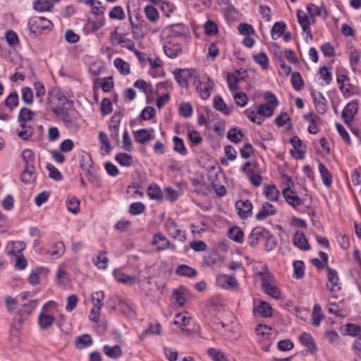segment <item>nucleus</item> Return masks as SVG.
<instances>
[{
  "label": "nucleus",
  "mask_w": 361,
  "mask_h": 361,
  "mask_svg": "<svg viewBox=\"0 0 361 361\" xmlns=\"http://www.w3.org/2000/svg\"><path fill=\"white\" fill-rule=\"evenodd\" d=\"M53 113L60 119L64 126L72 131H76L79 128L78 113L74 109L73 102L66 105L62 109L55 107Z\"/></svg>",
  "instance_id": "f257e3e1"
},
{
  "label": "nucleus",
  "mask_w": 361,
  "mask_h": 361,
  "mask_svg": "<svg viewBox=\"0 0 361 361\" xmlns=\"http://www.w3.org/2000/svg\"><path fill=\"white\" fill-rule=\"evenodd\" d=\"M264 98L267 100V102L260 104L257 108V113L264 117H270L273 115L274 110L278 106L279 101L271 92H265Z\"/></svg>",
  "instance_id": "f03ea898"
},
{
  "label": "nucleus",
  "mask_w": 361,
  "mask_h": 361,
  "mask_svg": "<svg viewBox=\"0 0 361 361\" xmlns=\"http://www.w3.org/2000/svg\"><path fill=\"white\" fill-rule=\"evenodd\" d=\"M194 84L200 97L204 100L209 97L211 91L214 89L215 85L214 82L209 77L203 78L202 80H200L197 77V79L194 80Z\"/></svg>",
  "instance_id": "7ed1b4c3"
},
{
  "label": "nucleus",
  "mask_w": 361,
  "mask_h": 361,
  "mask_svg": "<svg viewBox=\"0 0 361 361\" xmlns=\"http://www.w3.org/2000/svg\"><path fill=\"white\" fill-rule=\"evenodd\" d=\"M47 100L50 110L52 112L55 107L62 109L66 105H69V103L71 102L62 92L58 90H52L50 91L48 94Z\"/></svg>",
  "instance_id": "20e7f679"
},
{
  "label": "nucleus",
  "mask_w": 361,
  "mask_h": 361,
  "mask_svg": "<svg viewBox=\"0 0 361 361\" xmlns=\"http://www.w3.org/2000/svg\"><path fill=\"white\" fill-rule=\"evenodd\" d=\"M55 307L56 303L54 301H49L44 305L38 317V324L41 329L47 330L54 323L55 317L53 315L49 314L47 310L49 308H54Z\"/></svg>",
  "instance_id": "39448f33"
},
{
  "label": "nucleus",
  "mask_w": 361,
  "mask_h": 361,
  "mask_svg": "<svg viewBox=\"0 0 361 361\" xmlns=\"http://www.w3.org/2000/svg\"><path fill=\"white\" fill-rule=\"evenodd\" d=\"M174 78L177 82L182 87L187 88L190 80L192 78L194 80L197 79L196 71L195 69H176L173 72Z\"/></svg>",
  "instance_id": "423d86ee"
},
{
  "label": "nucleus",
  "mask_w": 361,
  "mask_h": 361,
  "mask_svg": "<svg viewBox=\"0 0 361 361\" xmlns=\"http://www.w3.org/2000/svg\"><path fill=\"white\" fill-rule=\"evenodd\" d=\"M30 32L36 33L42 30H49L52 27L51 22L44 17H32L28 21Z\"/></svg>",
  "instance_id": "0eeeda50"
},
{
  "label": "nucleus",
  "mask_w": 361,
  "mask_h": 361,
  "mask_svg": "<svg viewBox=\"0 0 361 361\" xmlns=\"http://www.w3.org/2000/svg\"><path fill=\"white\" fill-rule=\"evenodd\" d=\"M358 109L359 104L356 100L351 101L345 105L341 113V117L347 126H350L351 125Z\"/></svg>",
  "instance_id": "6e6552de"
},
{
  "label": "nucleus",
  "mask_w": 361,
  "mask_h": 361,
  "mask_svg": "<svg viewBox=\"0 0 361 361\" xmlns=\"http://www.w3.org/2000/svg\"><path fill=\"white\" fill-rule=\"evenodd\" d=\"M164 228L168 233L174 239L181 242H184L186 240L185 232L178 228L174 220L167 219L164 221Z\"/></svg>",
  "instance_id": "1a4fd4ad"
},
{
  "label": "nucleus",
  "mask_w": 361,
  "mask_h": 361,
  "mask_svg": "<svg viewBox=\"0 0 361 361\" xmlns=\"http://www.w3.org/2000/svg\"><path fill=\"white\" fill-rule=\"evenodd\" d=\"M128 17H129V21L130 23V27L132 30V33L133 35L134 39H140L144 37L146 33L147 30V23L146 21H139V22H135L132 19L131 13L129 8V6H128Z\"/></svg>",
  "instance_id": "9d476101"
},
{
  "label": "nucleus",
  "mask_w": 361,
  "mask_h": 361,
  "mask_svg": "<svg viewBox=\"0 0 361 361\" xmlns=\"http://www.w3.org/2000/svg\"><path fill=\"white\" fill-rule=\"evenodd\" d=\"M268 231L261 226L254 228L248 236V244L252 247H256L260 241L264 240V238L268 236Z\"/></svg>",
  "instance_id": "9b49d317"
},
{
  "label": "nucleus",
  "mask_w": 361,
  "mask_h": 361,
  "mask_svg": "<svg viewBox=\"0 0 361 361\" xmlns=\"http://www.w3.org/2000/svg\"><path fill=\"white\" fill-rule=\"evenodd\" d=\"M152 245L156 247L157 252H161L168 248H171L173 250H176V245H171L167 238L160 233L154 235Z\"/></svg>",
  "instance_id": "f8f14e48"
},
{
  "label": "nucleus",
  "mask_w": 361,
  "mask_h": 361,
  "mask_svg": "<svg viewBox=\"0 0 361 361\" xmlns=\"http://www.w3.org/2000/svg\"><path fill=\"white\" fill-rule=\"evenodd\" d=\"M327 278L328 281L326 283L327 288L331 291H338L341 289V283L338 273L336 270L327 267Z\"/></svg>",
  "instance_id": "ddd939ff"
},
{
  "label": "nucleus",
  "mask_w": 361,
  "mask_h": 361,
  "mask_svg": "<svg viewBox=\"0 0 361 361\" xmlns=\"http://www.w3.org/2000/svg\"><path fill=\"white\" fill-rule=\"evenodd\" d=\"M216 283L219 287L227 290H235L238 286L237 280L227 274H219L216 277Z\"/></svg>",
  "instance_id": "4468645a"
},
{
  "label": "nucleus",
  "mask_w": 361,
  "mask_h": 361,
  "mask_svg": "<svg viewBox=\"0 0 361 361\" xmlns=\"http://www.w3.org/2000/svg\"><path fill=\"white\" fill-rule=\"evenodd\" d=\"M283 195L286 202L294 209L305 204V200L300 198L295 192L289 188H286L283 190Z\"/></svg>",
  "instance_id": "2eb2a0df"
},
{
  "label": "nucleus",
  "mask_w": 361,
  "mask_h": 361,
  "mask_svg": "<svg viewBox=\"0 0 361 361\" xmlns=\"http://www.w3.org/2000/svg\"><path fill=\"white\" fill-rule=\"evenodd\" d=\"M235 209L241 219H247L252 215V204L248 200H239L235 203Z\"/></svg>",
  "instance_id": "dca6fc26"
},
{
  "label": "nucleus",
  "mask_w": 361,
  "mask_h": 361,
  "mask_svg": "<svg viewBox=\"0 0 361 361\" xmlns=\"http://www.w3.org/2000/svg\"><path fill=\"white\" fill-rule=\"evenodd\" d=\"M165 30L169 32V36L179 37L185 36L188 33V27L183 23H176L167 26Z\"/></svg>",
  "instance_id": "f3484780"
},
{
  "label": "nucleus",
  "mask_w": 361,
  "mask_h": 361,
  "mask_svg": "<svg viewBox=\"0 0 361 361\" xmlns=\"http://www.w3.org/2000/svg\"><path fill=\"white\" fill-rule=\"evenodd\" d=\"M311 97L314 101L315 108L318 113L324 114L326 111L327 101L321 92H311Z\"/></svg>",
  "instance_id": "a211bd4d"
},
{
  "label": "nucleus",
  "mask_w": 361,
  "mask_h": 361,
  "mask_svg": "<svg viewBox=\"0 0 361 361\" xmlns=\"http://www.w3.org/2000/svg\"><path fill=\"white\" fill-rule=\"evenodd\" d=\"M297 17L298 19V23H300L302 31L307 34L311 39L312 38V35L311 32V29L310 27V24H312L311 17H308L307 15L302 11H298L297 13Z\"/></svg>",
  "instance_id": "6ab92c4d"
},
{
  "label": "nucleus",
  "mask_w": 361,
  "mask_h": 361,
  "mask_svg": "<svg viewBox=\"0 0 361 361\" xmlns=\"http://www.w3.org/2000/svg\"><path fill=\"white\" fill-rule=\"evenodd\" d=\"M32 311L28 307V305H23V307L18 311L15 315L13 321V326L16 330L20 329L23 318L30 314Z\"/></svg>",
  "instance_id": "aec40b11"
},
{
  "label": "nucleus",
  "mask_w": 361,
  "mask_h": 361,
  "mask_svg": "<svg viewBox=\"0 0 361 361\" xmlns=\"http://www.w3.org/2000/svg\"><path fill=\"white\" fill-rule=\"evenodd\" d=\"M113 276L118 282L129 286H132L139 281L135 276L127 275L119 269L114 270Z\"/></svg>",
  "instance_id": "412c9836"
},
{
  "label": "nucleus",
  "mask_w": 361,
  "mask_h": 361,
  "mask_svg": "<svg viewBox=\"0 0 361 361\" xmlns=\"http://www.w3.org/2000/svg\"><path fill=\"white\" fill-rule=\"evenodd\" d=\"M163 49L165 54L171 59H175L182 53L180 45L171 42H167Z\"/></svg>",
  "instance_id": "4be33fe9"
},
{
  "label": "nucleus",
  "mask_w": 361,
  "mask_h": 361,
  "mask_svg": "<svg viewBox=\"0 0 361 361\" xmlns=\"http://www.w3.org/2000/svg\"><path fill=\"white\" fill-rule=\"evenodd\" d=\"M276 209L269 202H264L262 204V208L256 215V219L258 221L265 219L269 216L274 215L276 213Z\"/></svg>",
  "instance_id": "5701e85b"
},
{
  "label": "nucleus",
  "mask_w": 361,
  "mask_h": 361,
  "mask_svg": "<svg viewBox=\"0 0 361 361\" xmlns=\"http://www.w3.org/2000/svg\"><path fill=\"white\" fill-rule=\"evenodd\" d=\"M25 248V244L22 241L9 243L6 246V252L8 255H22L21 252Z\"/></svg>",
  "instance_id": "b1692460"
},
{
  "label": "nucleus",
  "mask_w": 361,
  "mask_h": 361,
  "mask_svg": "<svg viewBox=\"0 0 361 361\" xmlns=\"http://www.w3.org/2000/svg\"><path fill=\"white\" fill-rule=\"evenodd\" d=\"M214 107L217 110L221 111L225 115L231 114L233 106H228L223 100L221 96H216L214 98Z\"/></svg>",
  "instance_id": "393cba45"
},
{
  "label": "nucleus",
  "mask_w": 361,
  "mask_h": 361,
  "mask_svg": "<svg viewBox=\"0 0 361 361\" xmlns=\"http://www.w3.org/2000/svg\"><path fill=\"white\" fill-rule=\"evenodd\" d=\"M293 240V244L302 250H308L310 248L306 236L302 232H296Z\"/></svg>",
  "instance_id": "a878e982"
},
{
  "label": "nucleus",
  "mask_w": 361,
  "mask_h": 361,
  "mask_svg": "<svg viewBox=\"0 0 361 361\" xmlns=\"http://www.w3.org/2000/svg\"><path fill=\"white\" fill-rule=\"evenodd\" d=\"M308 14L311 17L312 23H314V17L322 15L323 13L325 16L328 15V12L324 6H317L314 4H310L307 6Z\"/></svg>",
  "instance_id": "bb28decb"
},
{
  "label": "nucleus",
  "mask_w": 361,
  "mask_h": 361,
  "mask_svg": "<svg viewBox=\"0 0 361 361\" xmlns=\"http://www.w3.org/2000/svg\"><path fill=\"white\" fill-rule=\"evenodd\" d=\"M104 353L111 359H118L122 355V350L118 345H114L113 346L109 345H105L103 348Z\"/></svg>",
  "instance_id": "cd10ccee"
},
{
  "label": "nucleus",
  "mask_w": 361,
  "mask_h": 361,
  "mask_svg": "<svg viewBox=\"0 0 361 361\" xmlns=\"http://www.w3.org/2000/svg\"><path fill=\"white\" fill-rule=\"evenodd\" d=\"M134 137L137 142L145 144L152 139V135L149 130L140 129L134 132Z\"/></svg>",
  "instance_id": "c85d7f7f"
},
{
  "label": "nucleus",
  "mask_w": 361,
  "mask_h": 361,
  "mask_svg": "<svg viewBox=\"0 0 361 361\" xmlns=\"http://www.w3.org/2000/svg\"><path fill=\"white\" fill-rule=\"evenodd\" d=\"M34 133V129L30 125L20 123V128L17 130L18 136L24 140L30 138Z\"/></svg>",
  "instance_id": "c756f323"
},
{
  "label": "nucleus",
  "mask_w": 361,
  "mask_h": 361,
  "mask_svg": "<svg viewBox=\"0 0 361 361\" xmlns=\"http://www.w3.org/2000/svg\"><path fill=\"white\" fill-rule=\"evenodd\" d=\"M264 193L267 199L271 202H276L280 195L279 190L272 184L264 187Z\"/></svg>",
  "instance_id": "7c9ffc66"
},
{
  "label": "nucleus",
  "mask_w": 361,
  "mask_h": 361,
  "mask_svg": "<svg viewBox=\"0 0 361 361\" xmlns=\"http://www.w3.org/2000/svg\"><path fill=\"white\" fill-rule=\"evenodd\" d=\"M300 341L302 345L309 348L311 353L313 354L317 351L316 344L310 334L307 333L302 334L300 336Z\"/></svg>",
  "instance_id": "2f4dec72"
},
{
  "label": "nucleus",
  "mask_w": 361,
  "mask_h": 361,
  "mask_svg": "<svg viewBox=\"0 0 361 361\" xmlns=\"http://www.w3.org/2000/svg\"><path fill=\"white\" fill-rule=\"evenodd\" d=\"M49 272L48 269L45 267H39L30 273L28 277V281L32 285H37L39 282L41 275H47Z\"/></svg>",
  "instance_id": "473e14b6"
},
{
  "label": "nucleus",
  "mask_w": 361,
  "mask_h": 361,
  "mask_svg": "<svg viewBox=\"0 0 361 361\" xmlns=\"http://www.w3.org/2000/svg\"><path fill=\"white\" fill-rule=\"evenodd\" d=\"M35 116V113L31 109L23 107L19 111L18 120L20 123H27V122L32 121Z\"/></svg>",
  "instance_id": "72a5a7b5"
},
{
  "label": "nucleus",
  "mask_w": 361,
  "mask_h": 361,
  "mask_svg": "<svg viewBox=\"0 0 361 361\" xmlns=\"http://www.w3.org/2000/svg\"><path fill=\"white\" fill-rule=\"evenodd\" d=\"M176 273L178 275L187 276L189 278H194L197 276V271L186 264L179 265L176 268Z\"/></svg>",
  "instance_id": "f704fd0d"
},
{
  "label": "nucleus",
  "mask_w": 361,
  "mask_h": 361,
  "mask_svg": "<svg viewBox=\"0 0 361 361\" xmlns=\"http://www.w3.org/2000/svg\"><path fill=\"white\" fill-rule=\"evenodd\" d=\"M319 171L321 175L323 183L326 187H330L332 183V176L329 169L322 163H319Z\"/></svg>",
  "instance_id": "c9c22d12"
},
{
  "label": "nucleus",
  "mask_w": 361,
  "mask_h": 361,
  "mask_svg": "<svg viewBox=\"0 0 361 361\" xmlns=\"http://www.w3.org/2000/svg\"><path fill=\"white\" fill-rule=\"evenodd\" d=\"M36 178V169L35 167L32 169L28 166H25L23 171L21 173V180L25 183H32Z\"/></svg>",
  "instance_id": "e433bc0d"
},
{
  "label": "nucleus",
  "mask_w": 361,
  "mask_h": 361,
  "mask_svg": "<svg viewBox=\"0 0 361 361\" xmlns=\"http://www.w3.org/2000/svg\"><path fill=\"white\" fill-rule=\"evenodd\" d=\"M75 343L78 349H83L92 344V339L89 334H82L76 338Z\"/></svg>",
  "instance_id": "4c0bfd02"
},
{
  "label": "nucleus",
  "mask_w": 361,
  "mask_h": 361,
  "mask_svg": "<svg viewBox=\"0 0 361 361\" xmlns=\"http://www.w3.org/2000/svg\"><path fill=\"white\" fill-rule=\"evenodd\" d=\"M286 28V25L284 22L279 21L274 23L271 30V35L273 39H277L283 33Z\"/></svg>",
  "instance_id": "58836bf2"
},
{
  "label": "nucleus",
  "mask_w": 361,
  "mask_h": 361,
  "mask_svg": "<svg viewBox=\"0 0 361 361\" xmlns=\"http://www.w3.org/2000/svg\"><path fill=\"white\" fill-rule=\"evenodd\" d=\"M21 157L25 163V166L32 169L35 166V154L31 149H24L21 153Z\"/></svg>",
  "instance_id": "ea45409f"
},
{
  "label": "nucleus",
  "mask_w": 361,
  "mask_h": 361,
  "mask_svg": "<svg viewBox=\"0 0 361 361\" xmlns=\"http://www.w3.org/2000/svg\"><path fill=\"white\" fill-rule=\"evenodd\" d=\"M4 104L12 111L19 104L18 94L16 92L9 94L4 100Z\"/></svg>",
  "instance_id": "a19ab883"
},
{
  "label": "nucleus",
  "mask_w": 361,
  "mask_h": 361,
  "mask_svg": "<svg viewBox=\"0 0 361 361\" xmlns=\"http://www.w3.org/2000/svg\"><path fill=\"white\" fill-rule=\"evenodd\" d=\"M33 8L39 12L50 11L53 4L49 0H36L33 2Z\"/></svg>",
  "instance_id": "79ce46f5"
},
{
  "label": "nucleus",
  "mask_w": 361,
  "mask_h": 361,
  "mask_svg": "<svg viewBox=\"0 0 361 361\" xmlns=\"http://www.w3.org/2000/svg\"><path fill=\"white\" fill-rule=\"evenodd\" d=\"M228 237L235 242L242 243L243 231L238 226L231 228L228 232Z\"/></svg>",
  "instance_id": "37998d69"
},
{
  "label": "nucleus",
  "mask_w": 361,
  "mask_h": 361,
  "mask_svg": "<svg viewBox=\"0 0 361 361\" xmlns=\"http://www.w3.org/2000/svg\"><path fill=\"white\" fill-rule=\"evenodd\" d=\"M114 65L118 71L123 75H127L130 72L129 63L121 58H116L114 60Z\"/></svg>",
  "instance_id": "c03bdc74"
},
{
  "label": "nucleus",
  "mask_w": 361,
  "mask_h": 361,
  "mask_svg": "<svg viewBox=\"0 0 361 361\" xmlns=\"http://www.w3.org/2000/svg\"><path fill=\"white\" fill-rule=\"evenodd\" d=\"M173 142L174 145L173 149L175 152L183 156H185L188 154V150L185 146L183 139L177 136H174L173 137Z\"/></svg>",
  "instance_id": "a18cd8bd"
},
{
  "label": "nucleus",
  "mask_w": 361,
  "mask_h": 361,
  "mask_svg": "<svg viewBox=\"0 0 361 361\" xmlns=\"http://www.w3.org/2000/svg\"><path fill=\"white\" fill-rule=\"evenodd\" d=\"M323 318L324 315L321 306L319 304H315L312 311V324L314 326H319Z\"/></svg>",
  "instance_id": "49530a36"
},
{
  "label": "nucleus",
  "mask_w": 361,
  "mask_h": 361,
  "mask_svg": "<svg viewBox=\"0 0 361 361\" xmlns=\"http://www.w3.org/2000/svg\"><path fill=\"white\" fill-rule=\"evenodd\" d=\"M110 136L116 143H119V121L111 119L109 125Z\"/></svg>",
  "instance_id": "de8ad7c7"
},
{
  "label": "nucleus",
  "mask_w": 361,
  "mask_h": 361,
  "mask_svg": "<svg viewBox=\"0 0 361 361\" xmlns=\"http://www.w3.org/2000/svg\"><path fill=\"white\" fill-rule=\"evenodd\" d=\"M147 195L152 200H162V193L161 189L157 185H150L147 189Z\"/></svg>",
  "instance_id": "09e8293b"
},
{
  "label": "nucleus",
  "mask_w": 361,
  "mask_h": 361,
  "mask_svg": "<svg viewBox=\"0 0 361 361\" xmlns=\"http://www.w3.org/2000/svg\"><path fill=\"white\" fill-rule=\"evenodd\" d=\"M80 168L88 173H91L93 169V161L90 156H82L80 159Z\"/></svg>",
  "instance_id": "8fccbe9b"
},
{
  "label": "nucleus",
  "mask_w": 361,
  "mask_h": 361,
  "mask_svg": "<svg viewBox=\"0 0 361 361\" xmlns=\"http://www.w3.org/2000/svg\"><path fill=\"white\" fill-rule=\"evenodd\" d=\"M291 84L293 87L299 91L304 87V81L298 72H293L291 75Z\"/></svg>",
  "instance_id": "3c124183"
},
{
  "label": "nucleus",
  "mask_w": 361,
  "mask_h": 361,
  "mask_svg": "<svg viewBox=\"0 0 361 361\" xmlns=\"http://www.w3.org/2000/svg\"><path fill=\"white\" fill-rule=\"evenodd\" d=\"M144 11L148 20L152 22L157 21L159 18V14L157 8H155L153 6H146Z\"/></svg>",
  "instance_id": "603ef678"
},
{
  "label": "nucleus",
  "mask_w": 361,
  "mask_h": 361,
  "mask_svg": "<svg viewBox=\"0 0 361 361\" xmlns=\"http://www.w3.org/2000/svg\"><path fill=\"white\" fill-rule=\"evenodd\" d=\"M21 95L22 99L25 104L30 105L33 103V91L30 87H23L21 90Z\"/></svg>",
  "instance_id": "864d4df0"
},
{
  "label": "nucleus",
  "mask_w": 361,
  "mask_h": 361,
  "mask_svg": "<svg viewBox=\"0 0 361 361\" xmlns=\"http://www.w3.org/2000/svg\"><path fill=\"white\" fill-rule=\"evenodd\" d=\"M66 205L68 210L73 214H78L80 211V201L74 197L68 198Z\"/></svg>",
  "instance_id": "5fc2aeb1"
},
{
  "label": "nucleus",
  "mask_w": 361,
  "mask_h": 361,
  "mask_svg": "<svg viewBox=\"0 0 361 361\" xmlns=\"http://www.w3.org/2000/svg\"><path fill=\"white\" fill-rule=\"evenodd\" d=\"M243 137V133L240 130L237 128H232L228 130L227 133V138L234 143L240 142Z\"/></svg>",
  "instance_id": "6e6d98bb"
},
{
  "label": "nucleus",
  "mask_w": 361,
  "mask_h": 361,
  "mask_svg": "<svg viewBox=\"0 0 361 361\" xmlns=\"http://www.w3.org/2000/svg\"><path fill=\"white\" fill-rule=\"evenodd\" d=\"M257 310L262 317H269L272 315L271 307L267 302L262 301L257 307Z\"/></svg>",
  "instance_id": "4d7b16f0"
},
{
  "label": "nucleus",
  "mask_w": 361,
  "mask_h": 361,
  "mask_svg": "<svg viewBox=\"0 0 361 361\" xmlns=\"http://www.w3.org/2000/svg\"><path fill=\"white\" fill-rule=\"evenodd\" d=\"M254 59V61L257 63L259 64V66H261V67L263 68V69H267L268 67H269V58L268 56L266 55L265 53L264 52H260L256 55L254 56L253 57Z\"/></svg>",
  "instance_id": "13d9d810"
},
{
  "label": "nucleus",
  "mask_w": 361,
  "mask_h": 361,
  "mask_svg": "<svg viewBox=\"0 0 361 361\" xmlns=\"http://www.w3.org/2000/svg\"><path fill=\"white\" fill-rule=\"evenodd\" d=\"M115 159L123 166H130L133 163L132 157L126 153L118 154L116 156Z\"/></svg>",
  "instance_id": "bf43d9fd"
},
{
  "label": "nucleus",
  "mask_w": 361,
  "mask_h": 361,
  "mask_svg": "<svg viewBox=\"0 0 361 361\" xmlns=\"http://www.w3.org/2000/svg\"><path fill=\"white\" fill-rule=\"evenodd\" d=\"M328 312L330 314H334L338 317H344L346 316V312L340 307V304L330 303L327 308Z\"/></svg>",
  "instance_id": "052dcab7"
},
{
  "label": "nucleus",
  "mask_w": 361,
  "mask_h": 361,
  "mask_svg": "<svg viewBox=\"0 0 361 361\" xmlns=\"http://www.w3.org/2000/svg\"><path fill=\"white\" fill-rule=\"evenodd\" d=\"M161 334V326L159 324H156L154 325L151 324L148 329H145L140 336V339L141 341L144 340L145 338L149 334Z\"/></svg>",
  "instance_id": "680f3d73"
},
{
  "label": "nucleus",
  "mask_w": 361,
  "mask_h": 361,
  "mask_svg": "<svg viewBox=\"0 0 361 361\" xmlns=\"http://www.w3.org/2000/svg\"><path fill=\"white\" fill-rule=\"evenodd\" d=\"M145 210V205L141 202L132 203L129 207V213L136 216L142 214Z\"/></svg>",
  "instance_id": "e2e57ef3"
},
{
  "label": "nucleus",
  "mask_w": 361,
  "mask_h": 361,
  "mask_svg": "<svg viewBox=\"0 0 361 361\" xmlns=\"http://www.w3.org/2000/svg\"><path fill=\"white\" fill-rule=\"evenodd\" d=\"M109 18L119 20H123L125 18V13L123 8L120 6H114L109 12Z\"/></svg>",
  "instance_id": "0e129e2a"
},
{
  "label": "nucleus",
  "mask_w": 361,
  "mask_h": 361,
  "mask_svg": "<svg viewBox=\"0 0 361 361\" xmlns=\"http://www.w3.org/2000/svg\"><path fill=\"white\" fill-rule=\"evenodd\" d=\"M52 248L50 255L55 258H59L65 252V245L62 242L55 243Z\"/></svg>",
  "instance_id": "69168bd1"
},
{
  "label": "nucleus",
  "mask_w": 361,
  "mask_h": 361,
  "mask_svg": "<svg viewBox=\"0 0 361 361\" xmlns=\"http://www.w3.org/2000/svg\"><path fill=\"white\" fill-rule=\"evenodd\" d=\"M294 273L293 276L296 279H301L304 276L305 264L302 261H295L293 262Z\"/></svg>",
  "instance_id": "338daca9"
},
{
  "label": "nucleus",
  "mask_w": 361,
  "mask_h": 361,
  "mask_svg": "<svg viewBox=\"0 0 361 361\" xmlns=\"http://www.w3.org/2000/svg\"><path fill=\"white\" fill-rule=\"evenodd\" d=\"M207 352L214 361H227V358L224 353L216 348H209Z\"/></svg>",
  "instance_id": "774afa93"
}]
</instances>
